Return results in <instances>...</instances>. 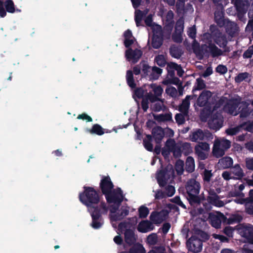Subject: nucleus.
Returning <instances> with one entry per match:
<instances>
[{"mask_svg":"<svg viewBox=\"0 0 253 253\" xmlns=\"http://www.w3.org/2000/svg\"><path fill=\"white\" fill-rule=\"evenodd\" d=\"M125 238L126 243L129 245L133 244L136 240L133 231L130 230H127L125 232Z\"/></svg>","mask_w":253,"mask_h":253,"instance_id":"obj_33","label":"nucleus"},{"mask_svg":"<svg viewBox=\"0 0 253 253\" xmlns=\"http://www.w3.org/2000/svg\"><path fill=\"white\" fill-rule=\"evenodd\" d=\"M235 191H231L230 195L232 197H244V194L242 192V190L245 188L244 184H241L239 186L235 185Z\"/></svg>","mask_w":253,"mask_h":253,"instance_id":"obj_34","label":"nucleus"},{"mask_svg":"<svg viewBox=\"0 0 253 253\" xmlns=\"http://www.w3.org/2000/svg\"><path fill=\"white\" fill-rule=\"evenodd\" d=\"M215 42L220 47H224L227 43V40L223 35L220 33H216L214 37Z\"/></svg>","mask_w":253,"mask_h":253,"instance_id":"obj_29","label":"nucleus"},{"mask_svg":"<svg viewBox=\"0 0 253 253\" xmlns=\"http://www.w3.org/2000/svg\"><path fill=\"white\" fill-rule=\"evenodd\" d=\"M85 130L90 134H96L98 135H102L104 133V129L98 124L94 125L91 128H86Z\"/></svg>","mask_w":253,"mask_h":253,"instance_id":"obj_30","label":"nucleus"},{"mask_svg":"<svg viewBox=\"0 0 253 253\" xmlns=\"http://www.w3.org/2000/svg\"><path fill=\"white\" fill-rule=\"evenodd\" d=\"M154 228L153 224L148 220H143L137 225V230L141 233H146L153 230Z\"/></svg>","mask_w":253,"mask_h":253,"instance_id":"obj_23","label":"nucleus"},{"mask_svg":"<svg viewBox=\"0 0 253 253\" xmlns=\"http://www.w3.org/2000/svg\"><path fill=\"white\" fill-rule=\"evenodd\" d=\"M167 69L168 72V76H169L171 78L174 75V70L177 71V74L179 77H181L184 73V71L182 68L173 62L169 63L167 65Z\"/></svg>","mask_w":253,"mask_h":253,"instance_id":"obj_21","label":"nucleus"},{"mask_svg":"<svg viewBox=\"0 0 253 253\" xmlns=\"http://www.w3.org/2000/svg\"><path fill=\"white\" fill-rule=\"evenodd\" d=\"M101 207L99 210L98 208L91 210V211H89L91 215L92 222L91 226L94 229H97L100 228L104 223L103 220L101 216V214L106 213L107 212V209L104 204H101Z\"/></svg>","mask_w":253,"mask_h":253,"instance_id":"obj_8","label":"nucleus"},{"mask_svg":"<svg viewBox=\"0 0 253 253\" xmlns=\"http://www.w3.org/2000/svg\"><path fill=\"white\" fill-rule=\"evenodd\" d=\"M219 10L216 11L214 13L215 20L216 23L220 26H221L223 24V6L220 5L219 7Z\"/></svg>","mask_w":253,"mask_h":253,"instance_id":"obj_32","label":"nucleus"},{"mask_svg":"<svg viewBox=\"0 0 253 253\" xmlns=\"http://www.w3.org/2000/svg\"><path fill=\"white\" fill-rule=\"evenodd\" d=\"M144 94V91L142 88H139L135 89L133 95V98L136 100V98H140Z\"/></svg>","mask_w":253,"mask_h":253,"instance_id":"obj_51","label":"nucleus"},{"mask_svg":"<svg viewBox=\"0 0 253 253\" xmlns=\"http://www.w3.org/2000/svg\"><path fill=\"white\" fill-rule=\"evenodd\" d=\"M222 175L225 180L232 178L239 179L244 176V172L239 165H236L231 169L230 172L224 171Z\"/></svg>","mask_w":253,"mask_h":253,"instance_id":"obj_13","label":"nucleus"},{"mask_svg":"<svg viewBox=\"0 0 253 253\" xmlns=\"http://www.w3.org/2000/svg\"><path fill=\"white\" fill-rule=\"evenodd\" d=\"M145 22L147 26L151 27V29L152 31H153V26H154V25H158L157 24H156L152 22V16L151 15H148L146 17V18L145 20Z\"/></svg>","mask_w":253,"mask_h":253,"instance_id":"obj_59","label":"nucleus"},{"mask_svg":"<svg viewBox=\"0 0 253 253\" xmlns=\"http://www.w3.org/2000/svg\"><path fill=\"white\" fill-rule=\"evenodd\" d=\"M211 35L210 34L206 33L203 35V39L204 40H206V42H207L208 45H204L202 46V48L204 49L205 46H207L208 48L207 50L210 52L213 56L221 55L222 53L221 50L218 49L214 44L211 43Z\"/></svg>","mask_w":253,"mask_h":253,"instance_id":"obj_19","label":"nucleus"},{"mask_svg":"<svg viewBox=\"0 0 253 253\" xmlns=\"http://www.w3.org/2000/svg\"><path fill=\"white\" fill-rule=\"evenodd\" d=\"M147 13L146 11L145 13H143L140 10H136L135 12V21L136 22V24L137 26H139L140 25L141 22L142 21V18L144 14H146Z\"/></svg>","mask_w":253,"mask_h":253,"instance_id":"obj_41","label":"nucleus"},{"mask_svg":"<svg viewBox=\"0 0 253 253\" xmlns=\"http://www.w3.org/2000/svg\"><path fill=\"white\" fill-rule=\"evenodd\" d=\"M195 169V162L191 157H188L186 162V169L188 172H192Z\"/></svg>","mask_w":253,"mask_h":253,"instance_id":"obj_39","label":"nucleus"},{"mask_svg":"<svg viewBox=\"0 0 253 253\" xmlns=\"http://www.w3.org/2000/svg\"><path fill=\"white\" fill-rule=\"evenodd\" d=\"M212 237L215 239L219 240L221 243L228 242L229 240L226 237L219 234H213Z\"/></svg>","mask_w":253,"mask_h":253,"instance_id":"obj_57","label":"nucleus"},{"mask_svg":"<svg viewBox=\"0 0 253 253\" xmlns=\"http://www.w3.org/2000/svg\"><path fill=\"white\" fill-rule=\"evenodd\" d=\"M151 91L147 94L142 101V108L146 112L149 108V101L151 102H155L161 96L163 88L159 85L152 84L148 85Z\"/></svg>","mask_w":253,"mask_h":253,"instance_id":"obj_5","label":"nucleus"},{"mask_svg":"<svg viewBox=\"0 0 253 253\" xmlns=\"http://www.w3.org/2000/svg\"><path fill=\"white\" fill-rule=\"evenodd\" d=\"M6 11L10 13H13L15 11L14 3L11 0H7L4 3Z\"/></svg>","mask_w":253,"mask_h":253,"instance_id":"obj_49","label":"nucleus"},{"mask_svg":"<svg viewBox=\"0 0 253 253\" xmlns=\"http://www.w3.org/2000/svg\"><path fill=\"white\" fill-rule=\"evenodd\" d=\"M139 216L140 218H145L149 214V211L147 207L141 206L138 209Z\"/></svg>","mask_w":253,"mask_h":253,"instance_id":"obj_42","label":"nucleus"},{"mask_svg":"<svg viewBox=\"0 0 253 253\" xmlns=\"http://www.w3.org/2000/svg\"><path fill=\"white\" fill-rule=\"evenodd\" d=\"M154 117L156 121L159 122H168L171 121L172 119L171 114L169 113L154 115Z\"/></svg>","mask_w":253,"mask_h":253,"instance_id":"obj_36","label":"nucleus"},{"mask_svg":"<svg viewBox=\"0 0 253 253\" xmlns=\"http://www.w3.org/2000/svg\"><path fill=\"white\" fill-rule=\"evenodd\" d=\"M248 104L246 103H240V100L239 98H234L228 100L226 98L223 97L220 99L213 107L212 111L213 117L209 121V127L213 130H218L222 126V118L220 113H217L214 116V113L216 110L219 109H223L226 112L233 115H237L239 113H241L240 116L245 117L247 116L249 109L248 108Z\"/></svg>","mask_w":253,"mask_h":253,"instance_id":"obj_1","label":"nucleus"},{"mask_svg":"<svg viewBox=\"0 0 253 253\" xmlns=\"http://www.w3.org/2000/svg\"><path fill=\"white\" fill-rule=\"evenodd\" d=\"M194 96L188 95L186 98L182 101V104L179 106V111L184 115L187 114L190 105V99H193Z\"/></svg>","mask_w":253,"mask_h":253,"instance_id":"obj_27","label":"nucleus"},{"mask_svg":"<svg viewBox=\"0 0 253 253\" xmlns=\"http://www.w3.org/2000/svg\"><path fill=\"white\" fill-rule=\"evenodd\" d=\"M233 228L230 226H227L224 229V233L229 237H232L233 236Z\"/></svg>","mask_w":253,"mask_h":253,"instance_id":"obj_61","label":"nucleus"},{"mask_svg":"<svg viewBox=\"0 0 253 253\" xmlns=\"http://www.w3.org/2000/svg\"><path fill=\"white\" fill-rule=\"evenodd\" d=\"M218 164L220 168L222 169H226L232 165L233 160L230 157H224L222 159L219 160Z\"/></svg>","mask_w":253,"mask_h":253,"instance_id":"obj_31","label":"nucleus"},{"mask_svg":"<svg viewBox=\"0 0 253 253\" xmlns=\"http://www.w3.org/2000/svg\"><path fill=\"white\" fill-rule=\"evenodd\" d=\"M200 188L199 182L194 179H190L188 181L186 188L190 199L197 201V196L199 193Z\"/></svg>","mask_w":253,"mask_h":253,"instance_id":"obj_11","label":"nucleus"},{"mask_svg":"<svg viewBox=\"0 0 253 253\" xmlns=\"http://www.w3.org/2000/svg\"><path fill=\"white\" fill-rule=\"evenodd\" d=\"M242 127V126H238L236 127L230 128L227 129L226 130V132L227 134L228 135H235L240 131V130Z\"/></svg>","mask_w":253,"mask_h":253,"instance_id":"obj_54","label":"nucleus"},{"mask_svg":"<svg viewBox=\"0 0 253 253\" xmlns=\"http://www.w3.org/2000/svg\"><path fill=\"white\" fill-rule=\"evenodd\" d=\"M249 74L247 73H243L239 74L238 76L235 78V81L237 83H240L247 79Z\"/></svg>","mask_w":253,"mask_h":253,"instance_id":"obj_56","label":"nucleus"},{"mask_svg":"<svg viewBox=\"0 0 253 253\" xmlns=\"http://www.w3.org/2000/svg\"><path fill=\"white\" fill-rule=\"evenodd\" d=\"M253 55V45L249 47L243 54V57L246 58H249Z\"/></svg>","mask_w":253,"mask_h":253,"instance_id":"obj_58","label":"nucleus"},{"mask_svg":"<svg viewBox=\"0 0 253 253\" xmlns=\"http://www.w3.org/2000/svg\"><path fill=\"white\" fill-rule=\"evenodd\" d=\"M142 52L139 49L135 48H128L125 52V56L129 62L135 63L137 62L142 56Z\"/></svg>","mask_w":253,"mask_h":253,"instance_id":"obj_16","label":"nucleus"},{"mask_svg":"<svg viewBox=\"0 0 253 253\" xmlns=\"http://www.w3.org/2000/svg\"><path fill=\"white\" fill-rule=\"evenodd\" d=\"M246 167L250 170H253V158H247L246 160Z\"/></svg>","mask_w":253,"mask_h":253,"instance_id":"obj_64","label":"nucleus"},{"mask_svg":"<svg viewBox=\"0 0 253 253\" xmlns=\"http://www.w3.org/2000/svg\"><path fill=\"white\" fill-rule=\"evenodd\" d=\"M124 36L125 38L124 44L126 47L128 48L131 45L134 46L136 42L135 38L132 36L131 31L127 30L125 31L124 34Z\"/></svg>","mask_w":253,"mask_h":253,"instance_id":"obj_25","label":"nucleus"},{"mask_svg":"<svg viewBox=\"0 0 253 253\" xmlns=\"http://www.w3.org/2000/svg\"><path fill=\"white\" fill-rule=\"evenodd\" d=\"M166 93L172 97H175L177 96V91L176 89L173 86H169L166 89Z\"/></svg>","mask_w":253,"mask_h":253,"instance_id":"obj_53","label":"nucleus"},{"mask_svg":"<svg viewBox=\"0 0 253 253\" xmlns=\"http://www.w3.org/2000/svg\"><path fill=\"white\" fill-rule=\"evenodd\" d=\"M123 198V193H119L116 197L113 199V203L108 202L110 211V217L112 222L121 220L128 214L129 208L127 205H123L119 208L120 204Z\"/></svg>","mask_w":253,"mask_h":253,"instance_id":"obj_2","label":"nucleus"},{"mask_svg":"<svg viewBox=\"0 0 253 253\" xmlns=\"http://www.w3.org/2000/svg\"><path fill=\"white\" fill-rule=\"evenodd\" d=\"M155 61L160 66H164L166 63V59L164 55H159L155 58Z\"/></svg>","mask_w":253,"mask_h":253,"instance_id":"obj_52","label":"nucleus"},{"mask_svg":"<svg viewBox=\"0 0 253 253\" xmlns=\"http://www.w3.org/2000/svg\"><path fill=\"white\" fill-rule=\"evenodd\" d=\"M176 122L179 125L182 124L184 122V117L183 115L181 114H177L175 117Z\"/></svg>","mask_w":253,"mask_h":253,"instance_id":"obj_62","label":"nucleus"},{"mask_svg":"<svg viewBox=\"0 0 253 253\" xmlns=\"http://www.w3.org/2000/svg\"><path fill=\"white\" fill-rule=\"evenodd\" d=\"M173 40L177 42H179L182 41V33L177 32L176 34L175 32L174 34L172 35Z\"/></svg>","mask_w":253,"mask_h":253,"instance_id":"obj_60","label":"nucleus"},{"mask_svg":"<svg viewBox=\"0 0 253 253\" xmlns=\"http://www.w3.org/2000/svg\"><path fill=\"white\" fill-rule=\"evenodd\" d=\"M174 176L172 166L169 165L165 169L159 171L156 178L160 186H164L168 183H170Z\"/></svg>","mask_w":253,"mask_h":253,"instance_id":"obj_7","label":"nucleus"},{"mask_svg":"<svg viewBox=\"0 0 253 253\" xmlns=\"http://www.w3.org/2000/svg\"><path fill=\"white\" fill-rule=\"evenodd\" d=\"M152 134L156 143H160L164 136V131L162 127L157 126L153 129Z\"/></svg>","mask_w":253,"mask_h":253,"instance_id":"obj_26","label":"nucleus"},{"mask_svg":"<svg viewBox=\"0 0 253 253\" xmlns=\"http://www.w3.org/2000/svg\"><path fill=\"white\" fill-rule=\"evenodd\" d=\"M205 87V84L204 82L202 79L198 78L196 80V83L195 85L194 88L193 90V92L196 90H200L204 88Z\"/></svg>","mask_w":253,"mask_h":253,"instance_id":"obj_47","label":"nucleus"},{"mask_svg":"<svg viewBox=\"0 0 253 253\" xmlns=\"http://www.w3.org/2000/svg\"><path fill=\"white\" fill-rule=\"evenodd\" d=\"M211 92L210 91L205 90L202 92L198 99L197 104L200 106L206 105L211 100Z\"/></svg>","mask_w":253,"mask_h":253,"instance_id":"obj_24","label":"nucleus"},{"mask_svg":"<svg viewBox=\"0 0 253 253\" xmlns=\"http://www.w3.org/2000/svg\"><path fill=\"white\" fill-rule=\"evenodd\" d=\"M231 146V142L224 138H217L215 140L212 149V153L217 158L222 156L226 150Z\"/></svg>","mask_w":253,"mask_h":253,"instance_id":"obj_9","label":"nucleus"},{"mask_svg":"<svg viewBox=\"0 0 253 253\" xmlns=\"http://www.w3.org/2000/svg\"><path fill=\"white\" fill-rule=\"evenodd\" d=\"M153 33L152 46L155 48H158L162 45L163 41L161 27L160 25H154L153 26Z\"/></svg>","mask_w":253,"mask_h":253,"instance_id":"obj_14","label":"nucleus"},{"mask_svg":"<svg viewBox=\"0 0 253 253\" xmlns=\"http://www.w3.org/2000/svg\"><path fill=\"white\" fill-rule=\"evenodd\" d=\"M151 108L152 110L156 112H159L164 107L163 102L160 98L155 102H151Z\"/></svg>","mask_w":253,"mask_h":253,"instance_id":"obj_37","label":"nucleus"},{"mask_svg":"<svg viewBox=\"0 0 253 253\" xmlns=\"http://www.w3.org/2000/svg\"><path fill=\"white\" fill-rule=\"evenodd\" d=\"M209 218L211 225L216 228L220 227L222 222H226V218L219 212H213L209 213Z\"/></svg>","mask_w":253,"mask_h":253,"instance_id":"obj_15","label":"nucleus"},{"mask_svg":"<svg viewBox=\"0 0 253 253\" xmlns=\"http://www.w3.org/2000/svg\"><path fill=\"white\" fill-rule=\"evenodd\" d=\"M208 200L212 205L218 207H222L224 204L223 202L219 199V197L214 192L213 190L210 189L209 190Z\"/></svg>","mask_w":253,"mask_h":253,"instance_id":"obj_22","label":"nucleus"},{"mask_svg":"<svg viewBox=\"0 0 253 253\" xmlns=\"http://www.w3.org/2000/svg\"><path fill=\"white\" fill-rule=\"evenodd\" d=\"M195 152L201 160H205L207 158L210 147L206 142L199 143L195 146Z\"/></svg>","mask_w":253,"mask_h":253,"instance_id":"obj_18","label":"nucleus"},{"mask_svg":"<svg viewBox=\"0 0 253 253\" xmlns=\"http://www.w3.org/2000/svg\"><path fill=\"white\" fill-rule=\"evenodd\" d=\"M243 219L242 216L239 214L231 215L228 219H226V223L227 224H233L240 222Z\"/></svg>","mask_w":253,"mask_h":253,"instance_id":"obj_38","label":"nucleus"},{"mask_svg":"<svg viewBox=\"0 0 253 253\" xmlns=\"http://www.w3.org/2000/svg\"><path fill=\"white\" fill-rule=\"evenodd\" d=\"M168 214L167 211L163 210L160 212H153L151 213L150 218L154 224H160L164 220Z\"/></svg>","mask_w":253,"mask_h":253,"instance_id":"obj_20","label":"nucleus"},{"mask_svg":"<svg viewBox=\"0 0 253 253\" xmlns=\"http://www.w3.org/2000/svg\"><path fill=\"white\" fill-rule=\"evenodd\" d=\"M100 187L103 193L105 195L107 202L113 203V199L116 197L117 195L122 192L120 188L116 190H112L113 185L109 177H104L100 182Z\"/></svg>","mask_w":253,"mask_h":253,"instance_id":"obj_6","label":"nucleus"},{"mask_svg":"<svg viewBox=\"0 0 253 253\" xmlns=\"http://www.w3.org/2000/svg\"><path fill=\"white\" fill-rule=\"evenodd\" d=\"M187 246L189 251L199 253L202 250V242L196 236H193L187 241Z\"/></svg>","mask_w":253,"mask_h":253,"instance_id":"obj_17","label":"nucleus"},{"mask_svg":"<svg viewBox=\"0 0 253 253\" xmlns=\"http://www.w3.org/2000/svg\"><path fill=\"white\" fill-rule=\"evenodd\" d=\"M232 2L234 3L237 11L238 18L245 22L246 20L244 17L248 6L250 4H253V0H233Z\"/></svg>","mask_w":253,"mask_h":253,"instance_id":"obj_10","label":"nucleus"},{"mask_svg":"<svg viewBox=\"0 0 253 253\" xmlns=\"http://www.w3.org/2000/svg\"><path fill=\"white\" fill-rule=\"evenodd\" d=\"M84 191L79 195L81 202L88 208V211L97 208L96 205L99 202L97 193L92 188L84 187Z\"/></svg>","mask_w":253,"mask_h":253,"instance_id":"obj_4","label":"nucleus"},{"mask_svg":"<svg viewBox=\"0 0 253 253\" xmlns=\"http://www.w3.org/2000/svg\"><path fill=\"white\" fill-rule=\"evenodd\" d=\"M246 209L249 214H253V201L246 203Z\"/></svg>","mask_w":253,"mask_h":253,"instance_id":"obj_63","label":"nucleus"},{"mask_svg":"<svg viewBox=\"0 0 253 253\" xmlns=\"http://www.w3.org/2000/svg\"><path fill=\"white\" fill-rule=\"evenodd\" d=\"M175 188L172 185H168L166 188L165 194L168 197H171L175 193Z\"/></svg>","mask_w":253,"mask_h":253,"instance_id":"obj_55","label":"nucleus"},{"mask_svg":"<svg viewBox=\"0 0 253 253\" xmlns=\"http://www.w3.org/2000/svg\"><path fill=\"white\" fill-rule=\"evenodd\" d=\"M152 71L151 78L153 80H157L162 73V70L157 67H153L152 69Z\"/></svg>","mask_w":253,"mask_h":253,"instance_id":"obj_46","label":"nucleus"},{"mask_svg":"<svg viewBox=\"0 0 253 253\" xmlns=\"http://www.w3.org/2000/svg\"><path fill=\"white\" fill-rule=\"evenodd\" d=\"M184 28V21L183 19H180L177 21L176 24L175 26V31L176 34L177 32L182 33L183 32Z\"/></svg>","mask_w":253,"mask_h":253,"instance_id":"obj_50","label":"nucleus"},{"mask_svg":"<svg viewBox=\"0 0 253 253\" xmlns=\"http://www.w3.org/2000/svg\"><path fill=\"white\" fill-rule=\"evenodd\" d=\"M130 253H145L146 251L143 246L140 244H136L129 250Z\"/></svg>","mask_w":253,"mask_h":253,"instance_id":"obj_40","label":"nucleus"},{"mask_svg":"<svg viewBox=\"0 0 253 253\" xmlns=\"http://www.w3.org/2000/svg\"><path fill=\"white\" fill-rule=\"evenodd\" d=\"M126 78L128 85L131 88L134 87L135 84L133 80V74L131 71H127Z\"/></svg>","mask_w":253,"mask_h":253,"instance_id":"obj_44","label":"nucleus"},{"mask_svg":"<svg viewBox=\"0 0 253 253\" xmlns=\"http://www.w3.org/2000/svg\"><path fill=\"white\" fill-rule=\"evenodd\" d=\"M158 242V236L155 233L150 234L147 238V242L149 245H155Z\"/></svg>","mask_w":253,"mask_h":253,"instance_id":"obj_45","label":"nucleus"},{"mask_svg":"<svg viewBox=\"0 0 253 253\" xmlns=\"http://www.w3.org/2000/svg\"><path fill=\"white\" fill-rule=\"evenodd\" d=\"M151 139L152 137L150 135H147V139H145L143 141L145 148L149 151H152L153 150V145L151 143Z\"/></svg>","mask_w":253,"mask_h":253,"instance_id":"obj_48","label":"nucleus"},{"mask_svg":"<svg viewBox=\"0 0 253 253\" xmlns=\"http://www.w3.org/2000/svg\"><path fill=\"white\" fill-rule=\"evenodd\" d=\"M175 169L178 174L181 175L184 171V162L179 160L175 164Z\"/></svg>","mask_w":253,"mask_h":253,"instance_id":"obj_43","label":"nucleus"},{"mask_svg":"<svg viewBox=\"0 0 253 253\" xmlns=\"http://www.w3.org/2000/svg\"><path fill=\"white\" fill-rule=\"evenodd\" d=\"M239 234L247 241L253 244V226L250 224H240L238 227Z\"/></svg>","mask_w":253,"mask_h":253,"instance_id":"obj_12","label":"nucleus"},{"mask_svg":"<svg viewBox=\"0 0 253 253\" xmlns=\"http://www.w3.org/2000/svg\"><path fill=\"white\" fill-rule=\"evenodd\" d=\"M227 26V32L231 36H234L238 31L237 24L234 22L229 21L228 22Z\"/></svg>","mask_w":253,"mask_h":253,"instance_id":"obj_35","label":"nucleus"},{"mask_svg":"<svg viewBox=\"0 0 253 253\" xmlns=\"http://www.w3.org/2000/svg\"><path fill=\"white\" fill-rule=\"evenodd\" d=\"M180 146L182 147V151L185 155H188L192 152V148L189 143H183L182 144H176L173 139H169L166 142L165 147L163 148L162 154L165 158H168L170 153L175 157L181 156V150Z\"/></svg>","mask_w":253,"mask_h":253,"instance_id":"obj_3","label":"nucleus"},{"mask_svg":"<svg viewBox=\"0 0 253 253\" xmlns=\"http://www.w3.org/2000/svg\"><path fill=\"white\" fill-rule=\"evenodd\" d=\"M206 135L203 131L200 129H198L192 133L190 135V140L192 141L197 142L202 140L205 139Z\"/></svg>","mask_w":253,"mask_h":253,"instance_id":"obj_28","label":"nucleus"}]
</instances>
